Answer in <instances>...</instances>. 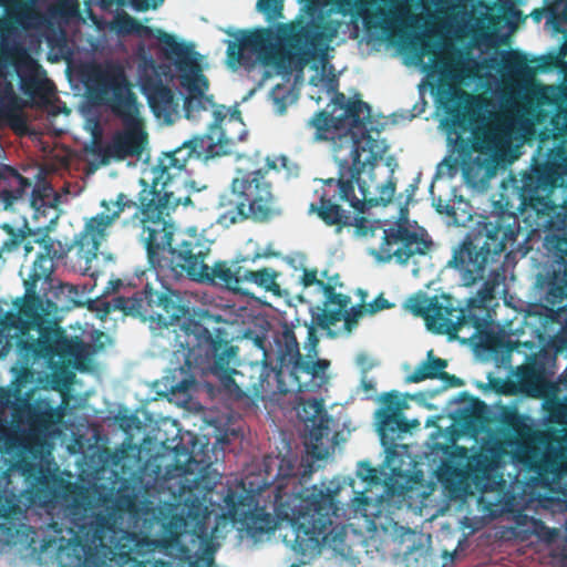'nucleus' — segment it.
I'll return each mask as SVG.
<instances>
[{"label": "nucleus", "instance_id": "obj_24", "mask_svg": "<svg viewBox=\"0 0 567 567\" xmlns=\"http://www.w3.org/2000/svg\"><path fill=\"white\" fill-rule=\"evenodd\" d=\"M565 175L547 162L536 164L529 173L523 175L520 194L524 204L533 208L544 205L546 195L553 190L559 178Z\"/></svg>", "mask_w": 567, "mask_h": 567}, {"label": "nucleus", "instance_id": "obj_4", "mask_svg": "<svg viewBox=\"0 0 567 567\" xmlns=\"http://www.w3.org/2000/svg\"><path fill=\"white\" fill-rule=\"evenodd\" d=\"M276 461L275 512L280 520L290 522L295 548L307 555L328 547L340 556H349L351 548L347 544V525L333 519L338 518L339 511L336 492L316 485L296 492L299 480L293 473V461L286 456Z\"/></svg>", "mask_w": 567, "mask_h": 567}, {"label": "nucleus", "instance_id": "obj_21", "mask_svg": "<svg viewBox=\"0 0 567 567\" xmlns=\"http://www.w3.org/2000/svg\"><path fill=\"white\" fill-rule=\"evenodd\" d=\"M7 55L19 79L21 92L32 100L47 101L54 86L39 62L21 47L8 50Z\"/></svg>", "mask_w": 567, "mask_h": 567}, {"label": "nucleus", "instance_id": "obj_36", "mask_svg": "<svg viewBox=\"0 0 567 567\" xmlns=\"http://www.w3.org/2000/svg\"><path fill=\"white\" fill-rule=\"evenodd\" d=\"M0 118H3L18 134H23L27 131V118L19 109L14 92L0 96Z\"/></svg>", "mask_w": 567, "mask_h": 567}, {"label": "nucleus", "instance_id": "obj_44", "mask_svg": "<svg viewBox=\"0 0 567 567\" xmlns=\"http://www.w3.org/2000/svg\"><path fill=\"white\" fill-rule=\"evenodd\" d=\"M42 251L40 254L44 255L47 258L51 260H60L63 259L66 255V250L64 249L61 241L52 239L49 236H45L42 239Z\"/></svg>", "mask_w": 567, "mask_h": 567}, {"label": "nucleus", "instance_id": "obj_56", "mask_svg": "<svg viewBox=\"0 0 567 567\" xmlns=\"http://www.w3.org/2000/svg\"><path fill=\"white\" fill-rule=\"evenodd\" d=\"M315 326H317V324L313 323V319L311 320V324L307 326V329H308V338H307L308 339V344H307V347H309V349H308L309 354L311 352H313L315 355H317L316 348H317V346L319 343V339L317 337Z\"/></svg>", "mask_w": 567, "mask_h": 567}, {"label": "nucleus", "instance_id": "obj_18", "mask_svg": "<svg viewBox=\"0 0 567 567\" xmlns=\"http://www.w3.org/2000/svg\"><path fill=\"white\" fill-rule=\"evenodd\" d=\"M95 97L122 121L138 118L137 96L121 69L107 70L99 76Z\"/></svg>", "mask_w": 567, "mask_h": 567}, {"label": "nucleus", "instance_id": "obj_28", "mask_svg": "<svg viewBox=\"0 0 567 567\" xmlns=\"http://www.w3.org/2000/svg\"><path fill=\"white\" fill-rule=\"evenodd\" d=\"M447 360L435 357L434 351L426 353V360L422 361L414 371L406 377L410 383H419L426 379H439L443 382V389L457 388L464 384V381L454 374L444 370L447 368Z\"/></svg>", "mask_w": 567, "mask_h": 567}, {"label": "nucleus", "instance_id": "obj_12", "mask_svg": "<svg viewBox=\"0 0 567 567\" xmlns=\"http://www.w3.org/2000/svg\"><path fill=\"white\" fill-rule=\"evenodd\" d=\"M517 235L516 224H505L502 216L480 223L454 249L449 265L460 272L463 285L470 287L485 277L488 265L498 262Z\"/></svg>", "mask_w": 567, "mask_h": 567}, {"label": "nucleus", "instance_id": "obj_10", "mask_svg": "<svg viewBox=\"0 0 567 567\" xmlns=\"http://www.w3.org/2000/svg\"><path fill=\"white\" fill-rule=\"evenodd\" d=\"M368 165L358 167L357 174L354 155L347 154V162H339L338 178L323 179L321 188L316 190L319 203L311 204L310 212L316 213L326 225L341 229L352 225L351 213L343 209L341 203L347 202L358 213H363L365 205L378 206L391 203L396 188L392 178L378 186L377 197H370L369 190L360 184V175Z\"/></svg>", "mask_w": 567, "mask_h": 567}, {"label": "nucleus", "instance_id": "obj_7", "mask_svg": "<svg viewBox=\"0 0 567 567\" xmlns=\"http://www.w3.org/2000/svg\"><path fill=\"white\" fill-rule=\"evenodd\" d=\"M17 362L12 386L18 395L31 390L24 388L34 381L33 365L43 362L51 371L54 381L70 385L75 374L72 369L84 372L89 363V346L80 338H70L64 329H44L38 338H18L14 342Z\"/></svg>", "mask_w": 567, "mask_h": 567}, {"label": "nucleus", "instance_id": "obj_50", "mask_svg": "<svg viewBox=\"0 0 567 567\" xmlns=\"http://www.w3.org/2000/svg\"><path fill=\"white\" fill-rule=\"evenodd\" d=\"M187 516L195 522L196 527H205L207 514L206 508L203 509L200 504H193L188 509Z\"/></svg>", "mask_w": 567, "mask_h": 567}, {"label": "nucleus", "instance_id": "obj_2", "mask_svg": "<svg viewBox=\"0 0 567 567\" xmlns=\"http://www.w3.org/2000/svg\"><path fill=\"white\" fill-rule=\"evenodd\" d=\"M153 487L142 476L123 478L113 496V512L94 513L83 487L68 483L63 492L65 512L71 517L74 536L61 546L58 557L63 567H111L117 557L123 561L143 556L151 546L147 536L124 529L118 518L157 519L159 509L152 497Z\"/></svg>", "mask_w": 567, "mask_h": 567}, {"label": "nucleus", "instance_id": "obj_19", "mask_svg": "<svg viewBox=\"0 0 567 567\" xmlns=\"http://www.w3.org/2000/svg\"><path fill=\"white\" fill-rule=\"evenodd\" d=\"M278 347V360L289 363V373L292 383H297V392L309 389V383L319 378L322 379L329 367V361L318 359H305L299 350V343L292 328L285 326L280 336L275 339Z\"/></svg>", "mask_w": 567, "mask_h": 567}, {"label": "nucleus", "instance_id": "obj_63", "mask_svg": "<svg viewBox=\"0 0 567 567\" xmlns=\"http://www.w3.org/2000/svg\"><path fill=\"white\" fill-rule=\"evenodd\" d=\"M95 1L102 10H110L112 4H114V0H95Z\"/></svg>", "mask_w": 567, "mask_h": 567}, {"label": "nucleus", "instance_id": "obj_33", "mask_svg": "<svg viewBox=\"0 0 567 567\" xmlns=\"http://www.w3.org/2000/svg\"><path fill=\"white\" fill-rule=\"evenodd\" d=\"M379 1L382 6L368 12L363 18V21L367 28H374L388 33L393 29L396 22L398 14L395 7L398 6L399 0Z\"/></svg>", "mask_w": 567, "mask_h": 567}, {"label": "nucleus", "instance_id": "obj_45", "mask_svg": "<svg viewBox=\"0 0 567 567\" xmlns=\"http://www.w3.org/2000/svg\"><path fill=\"white\" fill-rule=\"evenodd\" d=\"M520 380L524 384H533L540 380L542 371H546L543 360H534L530 364L522 368Z\"/></svg>", "mask_w": 567, "mask_h": 567}, {"label": "nucleus", "instance_id": "obj_1", "mask_svg": "<svg viewBox=\"0 0 567 567\" xmlns=\"http://www.w3.org/2000/svg\"><path fill=\"white\" fill-rule=\"evenodd\" d=\"M143 188L137 200L124 193L116 195L113 209L105 199L101 207L105 210L85 219L82 230L75 236L73 245L78 254L86 262L97 258L101 245L109 238L114 223L126 210L130 217L122 219L123 227L140 230L150 266L158 272H169L174 277L186 276L189 279L208 278V266L205 264L209 248L197 231L192 228L177 231L166 217L179 205H192L189 195H176L172 183H164L162 190L142 181Z\"/></svg>", "mask_w": 567, "mask_h": 567}, {"label": "nucleus", "instance_id": "obj_47", "mask_svg": "<svg viewBox=\"0 0 567 567\" xmlns=\"http://www.w3.org/2000/svg\"><path fill=\"white\" fill-rule=\"evenodd\" d=\"M548 416L553 423L567 425V404L559 401L554 402L548 409Z\"/></svg>", "mask_w": 567, "mask_h": 567}, {"label": "nucleus", "instance_id": "obj_62", "mask_svg": "<svg viewBox=\"0 0 567 567\" xmlns=\"http://www.w3.org/2000/svg\"><path fill=\"white\" fill-rule=\"evenodd\" d=\"M361 467L367 470V474L362 475L364 481L372 480L375 476V470L369 465V463H362Z\"/></svg>", "mask_w": 567, "mask_h": 567}, {"label": "nucleus", "instance_id": "obj_40", "mask_svg": "<svg viewBox=\"0 0 567 567\" xmlns=\"http://www.w3.org/2000/svg\"><path fill=\"white\" fill-rule=\"evenodd\" d=\"M54 267L53 260L39 252L24 284L37 287L38 282L41 280L45 282L49 281L54 271Z\"/></svg>", "mask_w": 567, "mask_h": 567}, {"label": "nucleus", "instance_id": "obj_3", "mask_svg": "<svg viewBox=\"0 0 567 567\" xmlns=\"http://www.w3.org/2000/svg\"><path fill=\"white\" fill-rule=\"evenodd\" d=\"M135 302V317L150 319L161 327H177L174 329V355L177 361H184L178 369L181 373L195 368L207 370L235 399L247 396L246 390L234 379L238 373V347L220 327L223 319L219 315L204 308H192L190 300L181 291L166 289L161 292L148 285L136 291Z\"/></svg>", "mask_w": 567, "mask_h": 567}, {"label": "nucleus", "instance_id": "obj_51", "mask_svg": "<svg viewBox=\"0 0 567 567\" xmlns=\"http://www.w3.org/2000/svg\"><path fill=\"white\" fill-rule=\"evenodd\" d=\"M361 315V308L352 307L350 310H348V308L344 310L342 320H344V327L348 331H351L352 328L357 326Z\"/></svg>", "mask_w": 567, "mask_h": 567}, {"label": "nucleus", "instance_id": "obj_9", "mask_svg": "<svg viewBox=\"0 0 567 567\" xmlns=\"http://www.w3.org/2000/svg\"><path fill=\"white\" fill-rule=\"evenodd\" d=\"M111 29L118 35H137L143 39L154 38L166 60L172 61L177 72L179 85L185 92V110L189 117L194 111L206 109L212 99L205 95L209 81L203 73L198 53L192 43L178 41L175 35L163 29L142 24L126 12L117 13Z\"/></svg>", "mask_w": 567, "mask_h": 567}, {"label": "nucleus", "instance_id": "obj_64", "mask_svg": "<svg viewBox=\"0 0 567 567\" xmlns=\"http://www.w3.org/2000/svg\"><path fill=\"white\" fill-rule=\"evenodd\" d=\"M359 364L362 367L363 370H368V369L372 368V364L369 362V360L365 355L359 357Z\"/></svg>", "mask_w": 567, "mask_h": 567}, {"label": "nucleus", "instance_id": "obj_59", "mask_svg": "<svg viewBox=\"0 0 567 567\" xmlns=\"http://www.w3.org/2000/svg\"><path fill=\"white\" fill-rule=\"evenodd\" d=\"M332 4L340 12H347L352 9L354 0H332Z\"/></svg>", "mask_w": 567, "mask_h": 567}, {"label": "nucleus", "instance_id": "obj_27", "mask_svg": "<svg viewBox=\"0 0 567 567\" xmlns=\"http://www.w3.org/2000/svg\"><path fill=\"white\" fill-rule=\"evenodd\" d=\"M324 302L323 307H317L313 312V323L322 330H329L342 320L343 312L351 302V298L343 293L336 292V287L331 282H327L323 288Z\"/></svg>", "mask_w": 567, "mask_h": 567}, {"label": "nucleus", "instance_id": "obj_20", "mask_svg": "<svg viewBox=\"0 0 567 567\" xmlns=\"http://www.w3.org/2000/svg\"><path fill=\"white\" fill-rule=\"evenodd\" d=\"M432 246L427 234L410 229L405 224L396 221L383 229L382 243L377 258L389 262L392 258L399 264L406 265L414 256H424Z\"/></svg>", "mask_w": 567, "mask_h": 567}, {"label": "nucleus", "instance_id": "obj_49", "mask_svg": "<svg viewBox=\"0 0 567 567\" xmlns=\"http://www.w3.org/2000/svg\"><path fill=\"white\" fill-rule=\"evenodd\" d=\"M301 284L305 287H310L312 285H317L321 290H323L327 282H324L321 279H318V270L317 269H303L302 276H301Z\"/></svg>", "mask_w": 567, "mask_h": 567}, {"label": "nucleus", "instance_id": "obj_14", "mask_svg": "<svg viewBox=\"0 0 567 567\" xmlns=\"http://www.w3.org/2000/svg\"><path fill=\"white\" fill-rule=\"evenodd\" d=\"M408 307L414 316L424 319L430 331L437 334L453 337L466 326L481 331L487 323L486 309L473 298L467 308H461L450 295L430 297L420 292L409 299Z\"/></svg>", "mask_w": 567, "mask_h": 567}, {"label": "nucleus", "instance_id": "obj_46", "mask_svg": "<svg viewBox=\"0 0 567 567\" xmlns=\"http://www.w3.org/2000/svg\"><path fill=\"white\" fill-rule=\"evenodd\" d=\"M439 68L440 73L443 78H450L452 80H460L464 75V65L463 64H452L446 60H440L435 63Z\"/></svg>", "mask_w": 567, "mask_h": 567}, {"label": "nucleus", "instance_id": "obj_31", "mask_svg": "<svg viewBox=\"0 0 567 567\" xmlns=\"http://www.w3.org/2000/svg\"><path fill=\"white\" fill-rule=\"evenodd\" d=\"M445 113L455 127L466 130L468 124L472 122V117L470 116L467 109L471 95L460 89H452L449 92H445Z\"/></svg>", "mask_w": 567, "mask_h": 567}, {"label": "nucleus", "instance_id": "obj_57", "mask_svg": "<svg viewBox=\"0 0 567 567\" xmlns=\"http://www.w3.org/2000/svg\"><path fill=\"white\" fill-rule=\"evenodd\" d=\"M194 384V377L189 375L188 378H184L182 381L173 384L171 390L173 393L179 392L185 393L189 390V388Z\"/></svg>", "mask_w": 567, "mask_h": 567}, {"label": "nucleus", "instance_id": "obj_61", "mask_svg": "<svg viewBox=\"0 0 567 567\" xmlns=\"http://www.w3.org/2000/svg\"><path fill=\"white\" fill-rule=\"evenodd\" d=\"M225 502L227 506L231 509H236L237 505L240 504V502L237 499L234 493L227 494V496L225 497Z\"/></svg>", "mask_w": 567, "mask_h": 567}, {"label": "nucleus", "instance_id": "obj_35", "mask_svg": "<svg viewBox=\"0 0 567 567\" xmlns=\"http://www.w3.org/2000/svg\"><path fill=\"white\" fill-rule=\"evenodd\" d=\"M309 128L315 130L312 135L313 142H321L338 138L342 134L347 126H338L336 116L330 115L326 111H319L307 122Z\"/></svg>", "mask_w": 567, "mask_h": 567}, {"label": "nucleus", "instance_id": "obj_43", "mask_svg": "<svg viewBox=\"0 0 567 567\" xmlns=\"http://www.w3.org/2000/svg\"><path fill=\"white\" fill-rule=\"evenodd\" d=\"M545 162L556 167L564 174H567V144L565 142H560L558 145L550 148L547 153V158Z\"/></svg>", "mask_w": 567, "mask_h": 567}, {"label": "nucleus", "instance_id": "obj_15", "mask_svg": "<svg viewBox=\"0 0 567 567\" xmlns=\"http://www.w3.org/2000/svg\"><path fill=\"white\" fill-rule=\"evenodd\" d=\"M138 81L148 105L158 118L173 123L178 115V101L168 86L174 74L169 64L157 63L144 43L136 47Z\"/></svg>", "mask_w": 567, "mask_h": 567}, {"label": "nucleus", "instance_id": "obj_23", "mask_svg": "<svg viewBox=\"0 0 567 567\" xmlns=\"http://www.w3.org/2000/svg\"><path fill=\"white\" fill-rule=\"evenodd\" d=\"M276 360L277 364L274 367L269 353L265 350L257 382L247 386V390H251L252 393L260 399L297 391V383H292L290 379L289 363L284 364L278 360L277 346Z\"/></svg>", "mask_w": 567, "mask_h": 567}, {"label": "nucleus", "instance_id": "obj_48", "mask_svg": "<svg viewBox=\"0 0 567 567\" xmlns=\"http://www.w3.org/2000/svg\"><path fill=\"white\" fill-rule=\"evenodd\" d=\"M257 7L269 18H275L281 14V0H258Z\"/></svg>", "mask_w": 567, "mask_h": 567}, {"label": "nucleus", "instance_id": "obj_52", "mask_svg": "<svg viewBox=\"0 0 567 567\" xmlns=\"http://www.w3.org/2000/svg\"><path fill=\"white\" fill-rule=\"evenodd\" d=\"M554 130L560 135H567V110L558 111L551 118Z\"/></svg>", "mask_w": 567, "mask_h": 567}, {"label": "nucleus", "instance_id": "obj_54", "mask_svg": "<svg viewBox=\"0 0 567 567\" xmlns=\"http://www.w3.org/2000/svg\"><path fill=\"white\" fill-rule=\"evenodd\" d=\"M23 398V395H18L16 392V389L12 386V389H0V403L2 405H10L14 401H20Z\"/></svg>", "mask_w": 567, "mask_h": 567}, {"label": "nucleus", "instance_id": "obj_8", "mask_svg": "<svg viewBox=\"0 0 567 567\" xmlns=\"http://www.w3.org/2000/svg\"><path fill=\"white\" fill-rule=\"evenodd\" d=\"M504 424L515 433L508 442L513 462L532 474L535 486L554 491L567 473V429L535 431L516 411L504 415Z\"/></svg>", "mask_w": 567, "mask_h": 567}, {"label": "nucleus", "instance_id": "obj_42", "mask_svg": "<svg viewBox=\"0 0 567 567\" xmlns=\"http://www.w3.org/2000/svg\"><path fill=\"white\" fill-rule=\"evenodd\" d=\"M2 229L6 230L9 237L3 240L0 247V258L2 252H11L17 250L25 239V233L21 229H14L11 225H2Z\"/></svg>", "mask_w": 567, "mask_h": 567}, {"label": "nucleus", "instance_id": "obj_29", "mask_svg": "<svg viewBox=\"0 0 567 567\" xmlns=\"http://www.w3.org/2000/svg\"><path fill=\"white\" fill-rule=\"evenodd\" d=\"M298 416L305 423H310V439L321 442L330 432V416L322 399L302 400L298 409Z\"/></svg>", "mask_w": 567, "mask_h": 567}, {"label": "nucleus", "instance_id": "obj_16", "mask_svg": "<svg viewBox=\"0 0 567 567\" xmlns=\"http://www.w3.org/2000/svg\"><path fill=\"white\" fill-rule=\"evenodd\" d=\"M25 292L14 301L18 312L0 313V359L7 357L18 338H33L30 330L37 329L39 337L44 329H62L55 324L45 323L43 318V300L37 287L24 284Z\"/></svg>", "mask_w": 567, "mask_h": 567}, {"label": "nucleus", "instance_id": "obj_13", "mask_svg": "<svg viewBox=\"0 0 567 567\" xmlns=\"http://www.w3.org/2000/svg\"><path fill=\"white\" fill-rule=\"evenodd\" d=\"M333 103L342 110L336 116L338 126L347 130L333 137V154L338 162H347V154L354 155L357 167L381 159L388 150L384 141L379 138L380 131L374 126L371 106L360 100H347L343 93H337ZM358 174V168H354Z\"/></svg>", "mask_w": 567, "mask_h": 567}, {"label": "nucleus", "instance_id": "obj_55", "mask_svg": "<svg viewBox=\"0 0 567 567\" xmlns=\"http://www.w3.org/2000/svg\"><path fill=\"white\" fill-rule=\"evenodd\" d=\"M392 305L389 302L388 299H385L383 296L377 297L371 303H369L365 308V310L369 313H375L380 310L389 309Z\"/></svg>", "mask_w": 567, "mask_h": 567}, {"label": "nucleus", "instance_id": "obj_17", "mask_svg": "<svg viewBox=\"0 0 567 567\" xmlns=\"http://www.w3.org/2000/svg\"><path fill=\"white\" fill-rule=\"evenodd\" d=\"M0 202L4 209L12 208L17 202H25L35 212L45 214V208L55 207L58 197L47 183L32 186L17 169L4 166L0 169Z\"/></svg>", "mask_w": 567, "mask_h": 567}, {"label": "nucleus", "instance_id": "obj_5", "mask_svg": "<svg viewBox=\"0 0 567 567\" xmlns=\"http://www.w3.org/2000/svg\"><path fill=\"white\" fill-rule=\"evenodd\" d=\"M28 431L6 434L0 439V475L17 471L23 476L30 497L40 504L53 502L58 492L49 467L34 462L42 460L48 450V437L63 417L62 411L47 400L29 403L23 409ZM22 509L16 499L0 494V518L19 519Z\"/></svg>", "mask_w": 567, "mask_h": 567}, {"label": "nucleus", "instance_id": "obj_26", "mask_svg": "<svg viewBox=\"0 0 567 567\" xmlns=\"http://www.w3.org/2000/svg\"><path fill=\"white\" fill-rule=\"evenodd\" d=\"M122 122L123 130L117 132L104 147V155L115 161L140 156L147 144V133L140 117Z\"/></svg>", "mask_w": 567, "mask_h": 567}, {"label": "nucleus", "instance_id": "obj_39", "mask_svg": "<svg viewBox=\"0 0 567 567\" xmlns=\"http://www.w3.org/2000/svg\"><path fill=\"white\" fill-rule=\"evenodd\" d=\"M499 146V136L494 128L482 127L473 131L472 148L474 152L491 156Z\"/></svg>", "mask_w": 567, "mask_h": 567}, {"label": "nucleus", "instance_id": "obj_37", "mask_svg": "<svg viewBox=\"0 0 567 567\" xmlns=\"http://www.w3.org/2000/svg\"><path fill=\"white\" fill-rule=\"evenodd\" d=\"M244 267L239 265L228 266L225 261H219L213 268L208 267V278L195 279L196 281L218 279L225 286L234 291H241Z\"/></svg>", "mask_w": 567, "mask_h": 567}, {"label": "nucleus", "instance_id": "obj_6", "mask_svg": "<svg viewBox=\"0 0 567 567\" xmlns=\"http://www.w3.org/2000/svg\"><path fill=\"white\" fill-rule=\"evenodd\" d=\"M236 158L239 166L230 184V195H223L219 199V207L225 209L223 217H228L231 224L247 219L268 223L280 217L284 207L269 173L286 167L288 158H271L259 151L238 154Z\"/></svg>", "mask_w": 567, "mask_h": 567}, {"label": "nucleus", "instance_id": "obj_30", "mask_svg": "<svg viewBox=\"0 0 567 567\" xmlns=\"http://www.w3.org/2000/svg\"><path fill=\"white\" fill-rule=\"evenodd\" d=\"M502 68L505 72L517 76H533L537 71H547L558 68L560 59L558 55L549 54L537 59L540 63L536 68L528 65V58L518 50H509L502 55Z\"/></svg>", "mask_w": 567, "mask_h": 567}, {"label": "nucleus", "instance_id": "obj_58", "mask_svg": "<svg viewBox=\"0 0 567 567\" xmlns=\"http://www.w3.org/2000/svg\"><path fill=\"white\" fill-rule=\"evenodd\" d=\"M559 271L561 272L560 281L564 286H567V250H563L559 256Z\"/></svg>", "mask_w": 567, "mask_h": 567}, {"label": "nucleus", "instance_id": "obj_41", "mask_svg": "<svg viewBox=\"0 0 567 567\" xmlns=\"http://www.w3.org/2000/svg\"><path fill=\"white\" fill-rule=\"evenodd\" d=\"M274 514L276 512L274 511ZM252 525L254 528L260 533H269L275 530L279 525H281L284 522H286L290 527L291 524L289 520H280L277 515L271 516L268 513H256L252 517Z\"/></svg>", "mask_w": 567, "mask_h": 567}, {"label": "nucleus", "instance_id": "obj_32", "mask_svg": "<svg viewBox=\"0 0 567 567\" xmlns=\"http://www.w3.org/2000/svg\"><path fill=\"white\" fill-rule=\"evenodd\" d=\"M136 291L130 296H115L112 300H103L100 298L89 300L87 308L89 310L96 313L100 319H104L113 311H122L124 315H130L135 317L136 311Z\"/></svg>", "mask_w": 567, "mask_h": 567}, {"label": "nucleus", "instance_id": "obj_38", "mask_svg": "<svg viewBox=\"0 0 567 567\" xmlns=\"http://www.w3.org/2000/svg\"><path fill=\"white\" fill-rule=\"evenodd\" d=\"M243 272V285L254 284L266 291H270L276 296H280V287L276 279L278 272L271 268H262L259 270H249L244 267Z\"/></svg>", "mask_w": 567, "mask_h": 567}, {"label": "nucleus", "instance_id": "obj_60", "mask_svg": "<svg viewBox=\"0 0 567 567\" xmlns=\"http://www.w3.org/2000/svg\"><path fill=\"white\" fill-rule=\"evenodd\" d=\"M354 506L358 511H365V506L370 504V499L363 493H360L353 498Z\"/></svg>", "mask_w": 567, "mask_h": 567}, {"label": "nucleus", "instance_id": "obj_11", "mask_svg": "<svg viewBox=\"0 0 567 567\" xmlns=\"http://www.w3.org/2000/svg\"><path fill=\"white\" fill-rule=\"evenodd\" d=\"M205 95L212 99V103L206 109L194 111L190 117H194L200 111L213 110L214 121L209 124L204 134L196 135L185 141L181 146L166 154L161 162L162 172L169 177V169L183 171L190 159H197L207 163L210 159L228 155L233 152L236 141H241L246 131L240 118V112L235 110L228 117L227 111L223 105H216L213 95ZM185 116L188 118L186 110Z\"/></svg>", "mask_w": 567, "mask_h": 567}, {"label": "nucleus", "instance_id": "obj_25", "mask_svg": "<svg viewBox=\"0 0 567 567\" xmlns=\"http://www.w3.org/2000/svg\"><path fill=\"white\" fill-rule=\"evenodd\" d=\"M383 406L378 410V431L383 445H391L401 433L410 431L411 425L403 416L402 411L406 402L402 400L396 391L385 393L382 399Z\"/></svg>", "mask_w": 567, "mask_h": 567}, {"label": "nucleus", "instance_id": "obj_53", "mask_svg": "<svg viewBox=\"0 0 567 567\" xmlns=\"http://www.w3.org/2000/svg\"><path fill=\"white\" fill-rule=\"evenodd\" d=\"M164 0H130V4L136 11H147L148 9H156Z\"/></svg>", "mask_w": 567, "mask_h": 567}, {"label": "nucleus", "instance_id": "obj_22", "mask_svg": "<svg viewBox=\"0 0 567 567\" xmlns=\"http://www.w3.org/2000/svg\"><path fill=\"white\" fill-rule=\"evenodd\" d=\"M502 455V446L492 444L484 445L478 453L468 458L467 475L482 494L504 489L505 480L499 471Z\"/></svg>", "mask_w": 567, "mask_h": 567}, {"label": "nucleus", "instance_id": "obj_34", "mask_svg": "<svg viewBox=\"0 0 567 567\" xmlns=\"http://www.w3.org/2000/svg\"><path fill=\"white\" fill-rule=\"evenodd\" d=\"M45 23L49 27L53 23L68 24L72 20L81 19V8L79 0H54L50 3L45 12Z\"/></svg>", "mask_w": 567, "mask_h": 567}]
</instances>
